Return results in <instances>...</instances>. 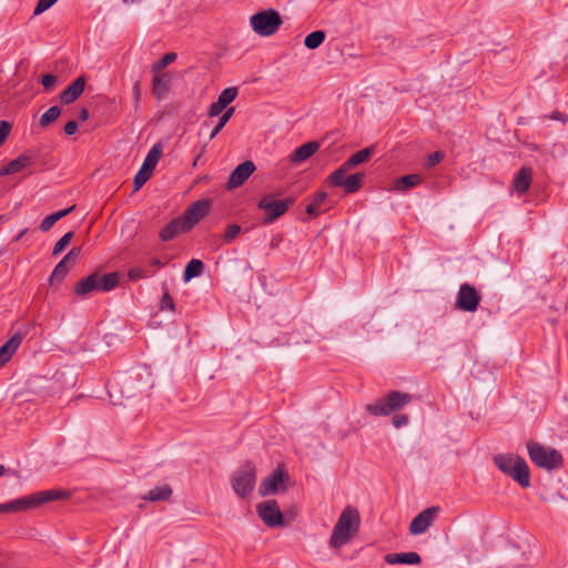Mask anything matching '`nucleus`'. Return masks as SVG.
<instances>
[{
	"label": "nucleus",
	"instance_id": "obj_3",
	"mask_svg": "<svg viewBox=\"0 0 568 568\" xmlns=\"http://www.w3.org/2000/svg\"><path fill=\"white\" fill-rule=\"evenodd\" d=\"M120 275L118 272L108 274H100L94 272L89 276L79 281L73 291L77 295L83 296L91 292H109L115 288L119 284Z\"/></svg>",
	"mask_w": 568,
	"mask_h": 568
},
{
	"label": "nucleus",
	"instance_id": "obj_28",
	"mask_svg": "<svg viewBox=\"0 0 568 568\" xmlns=\"http://www.w3.org/2000/svg\"><path fill=\"white\" fill-rule=\"evenodd\" d=\"M372 154H373V148H371V146L359 150L358 152L354 153L351 158H348L344 162L345 169L351 170V169L366 162L371 158Z\"/></svg>",
	"mask_w": 568,
	"mask_h": 568
},
{
	"label": "nucleus",
	"instance_id": "obj_8",
	"mask_svg": "<svg viewBox=\"0 0 568 568\" xmlns=\"http://www.w3.org/2000/svg\"><path fill=\"white\" fill-rule=\"evenodd\" d=\"M292 484L291 477L285 470L284 465H278L270 476L264 478L258 487L261 496L284 493Z\"/></svg>",
	"mask_w": 568,
	"mask_h": 568
},
{
	"label": "nucleus",
	"instance_id": "obj_4",
	"mask_svg": "<svg viewBox=\"0 0 568 568\" xmlns=\"http://www.w3.org/2000/svg\"><path fill=\"white\" fill-rule=\"evenodd\" d=\"M410 402V394L392 390L384 398H378L375 402L367 404L365 409L369 415L375 417L388 416L392 413L399 410Z\"/></svg>",
	"mask_w": 568,
	"mask_h": 568
},
{
	"label": "nucleus",
	"instance_id": "obj_24",
	"mask_svg": "<svg viewBox=\"0 0 568 568\" xmlns=\"http://www.w3.org/2000/svg\"><path fill=\"white\" fill-rule=\"evenodd\" d=\"M173 490L170 485L164 484L162 486H156L153 489L149 490V493L143 497V499L149 501H166L171 498Z\"/></svg>",
	"mask_w": 568,
	"mask_h": 568
},
{
	"label": "nucleus",
	"instance_id": "obj_48",
	"mask_svg": "<svg viewBox=\"0 0 568 568\" xmlns=\"http://www.w3.org/2000/svg\"><path fill=\"white\" fill-rule=\"evenodd\" d=\"M320 207V194H315L313 202L306 206V213L316 216Z\"/></svg>",
	"mask_w": 568,
	"mask_h": 568
},
{
	"label": "nucleus",
	"instance_id": "obj_46",
	"mask_svg": "<svg viewBox=\"0 0 568 568\" xmlns=\"http://www.w3.org/2000/svg\"><path fill=\"white\" fill-rule=\"evenodd\" d=\"M443 159H444L443 152H440V151L433 152L427 156L426 166L433 168L436 164H438Z\"/></svg>",
	"mask_w": 568,
	"mask_h": 568
},
{
	"label": "nucleus",
	"instance_id": "obj_37",
	"mask_svg": "<svg viewBox=\"0 0 568 568\" xmlns=\"http://www.w3.org/2000/svg\"><path fill=\"white\" fill-rule=\"evenodd\" d=\"M234 113V108H229L220 118L216 126L214 128V130L212 131V133L210 134V139L212 140L213 138H215L219 132L225 126V124L229 122V120L231 119V116L233 115Z\"/></svg>",
	"mask_w": 568,
	"mask_h": 568
},
{
	"label": "nucleus",
	"instance_id": "obj_26",
	"mask_svg": "<svg viewBox=\"0 0 568 568\" xmlns=\"http://www.w3.org/2000/svg\"><path fill=\"white\" fill-rule=\"evenodd\" d=\"M423 181L422 175L419 174H408L402 178H398L394 183V189L396 191H407L420 184Z\"/></svg>",
	"mask_w": 568,
	"mask_h": 568
},
{
	"label": "nucleus",
	"instance_id": "obj_50",
	"mask_svg": "<svg viewBox=\"0 0 568 568\" xmlns=\"http://www.w3.org/2000/svg\"><path fill=\"white\" fill-rule=\"evenodd\" d=\"M392 424L394 427L399 428L402 426H406L408 424V416L405 414L395 415L392 419Z\"/></svg>",
	"mask_w": 568,
	"mask_h": 568
},
{
	"label": "nucleus",
	"instance_id": "obj_34",
	"mask_svg": "<svg viewBox=\"0 0 568 568\" xmlns=\"http://www.w3.org/2000/svg\"><path fill=\"white\" fill-rule=\"evenodd\" d=\"M349 171V169H345V164L343 163L342 166L337 170H335L327 179L328 183L333 186H342L343 187V181L346 179V172Z\"/></svg>",
	"mask_w": 568,
	"mask_h": 568
},
{
	"label": "nucleus",
	"instance_id": "obj_17",
	"mask_svg": "<svg viewBox=\"0 0 568 568\" xmlns=\"http://www.w3.org/2000/svg\"><path fill=\"white\" fill-rule=\"evenodd\" d=\"M85 85L84 77L77 78L65 90L60 93V100L63 104L74 102L83 92Z\"/></svg>",
	"mask_w": 568,
	"mask_h": 568
},
{
	"label": "nucleus",
	"instance_id": "obj_2",
	"mask_svg": "<svg viewBox=\"0 0 568 568\" xmlns=\"http://www.w3.org/2000/svg\"><path fill=\"white\" fill-rule=\"evenodd\" d=\"M70 497V493L63 489H50L36 493L30 496L0 504V513H20L37 508L43 504L63 500Z\"/></svg>",
	"mask_w": 568,
	"mask_h": 568
},
{
	"label": "nucleus",
	"instance_id": "obj_58",
	"mask_svg": "<svg viewBox=\"0 0 568 568\" xmlns=\"http://www.w3.org/2000/svg\"><path fill=\"white\" fill-rule=\"evenodd\" d=\"M4 473H6V468H4V466H3V465H1V464H0V477H1L2 475H4Z\"/></svg>",
	"mask_w": 568,
	"mask_h": 568
},
{
	"label": "nucleus",
	"instance_id": "obj_54",
	"mask_svg": "<svg viewBox=\"0 0 568 568\" xmlns=\"http://www.w3.org/2000/svg\"><path fill=\"white\" fill-rule=\"evenodd\" d=\"M116 387L115 386H112V388L109 389V396L110 398L113 400V404L114 405H118V404H122L121 402H118L116 400Z\"/></svg>",
	"mask_w": 568,
	"mask_h": 568
},
{
	"label": "nucleus",
	"instance_id": "obj_47",
	"mask_svg": "<svg viewBox=\"0 0 568 568\" xmlns=\"http://www.w3.org/2000/svg\"><path fill=\"white\" fill-rule=\"evenodd\" d=\"M55 82H57V77L51 73L44 74L41 79V83H42L43 88L48 91L54 87Z\"/></svg>",
	"mask_w": 568,
	"mask_h": 568
},
{
	"label": "nucleus",
	"instance_id": "obj_13",
	"mask_svg": "<svg viewBox=\"0 0 568 568\" xmlns=\"http://www.w3.org/2000/svg\"><path fill=\"white\" fill-rule=\"evenodd\" d=\"M480 296L477 290L465 283L460 285L457 296V307L465 312H475L479 305Z\"/></svg>",
	"mask_w": 568,
	"mask_h": 568
},
{
	"label": "nucleus",
	"instance_id": "obj_25",
	"mask_svg": "<svg viewBox=\"0 0 568 568\" xmlns=\"http://www.w3.org/2000/svg\"><path fill=\"white\" fill-rule=\"evenodd\" d=\"M75 205H71L68 209L58 211L44 217L39 225L42 232H48L58 221L70 214L74 210Z\"/></svg>",
	"mask_w": 568,
	"mask_h": 568
},
{
	"label": "nucleus",
	"instance_id": "obj_12",
	"mask_svg": "<svg viewBox=\"0 0 568 568\" xmlns=\"http://www.w3.org/2000/svg\"><path fill=\"white\" fill-rule=\"evenodd\" d=\"M440 508L438 506H432L419 513L409 525V532L412 535L424 534L434 523Z\"/></svg>",
	"mask_w": 568,
	"mask_h": 568
},
{
	"label": "nucleus",
	"instance_id": "obj_39",
	"mask_svg": "<svg viewBox=\"0 0 568 568\" xmlns=\"http://www.w3.org/2000/svg\"><path fill=\"white\" fill-rule=\"evenodd\" d=\"M152 173L148 172L144 169H140L139 172L135 174L133 180V189L134 191L140 190L146 181L151 178Z\"/></svg>",
	"mask_w": 568,
	"mask_h": 568
},
{
	"label": "nucleus",
	"instance_id": "obj_49",
	"mask_svg": "<svg viewBox=\"0 0 568 568\" xmlns=\"http://www.w3.org/2000/svg\"><path fill=\"white\" fill-rule=\"evenodd\" d=\"M128 276L132 281H138L141 278H145L146 274L142 268L133 267L128 272Z\"/></svg>",
	"mask_w": 568,
	"mask_h": 568
},
{
	"label": "nucleus",
	"instance_id": "obj_16",
	"mask_svg": "<svg viewBox=\"0 0 568 568\" xmlns=\"http://www.w3.org/2000/svg\"><path fill=\"white\" fill-rule=\"evenodd\" d=\"M23 337V333H16L0 347V367H2L12 358V356L21 345Z\"/></svg>",
	"mask_w": 568,
	"mask_h": 568
},
{
	"label": "nucleus",
	"instance_id": "obj_41",
	"mask_svg": "<svg viewBox=\"0 0 568 568\" xmlns=\"http://www.w3.org/2000/svg\"><path fill=\"white\" fill-rule=\"evenodd\" d=\"M160 310L161 311L169 310L171 312L175 311L174 301H173L171 294L168 291H165L163 293V295H162V298H161V302H160Z\"/></svg>",
	"mask_w": 568,
	"mask_h": 568
},
{
	"label": "nucleus",
	"instance_id": "obj_35",
	"mask_svg": "<svg viewBox=\"0 0 568 568\" xmlns=\"http://www.w3.org/2000/svg\"><path fill=\"white\" fill-rule=\"evenodd\" d=\"M178 55L175 52L165 53L158 62L152 65V72H161L169 64L176 60Z\"/></svg>",
	"mask_w": 568,
	"mask_h": 568
},
{
	"label": "nucleus",
	"instance_id": "obj_43",
	"mask_svg": "<svg viewBox=\"0 0 568 568\" xmlns=\"http://www.w3.org/2000/svg\"><path fill=\"white\" fill-rule=\"evenodd\" d=\"M305 47L316 49L320 47V30L313 31L304 40Z\"/></svg>",
	"mask_w": 568,
	"mask_h": 568
},
{
	"label": "nucleus",
	"instance_id": "obj_7",
	"mask_svg": "<svg viewBox=\"0 0 568 568\" xmlns=\"http://www.w3.org/2000/svg\"><path fill=\"white\" fill-rule=\"evenodd\" d=\"M234 493L245 498L252 494L256 484V467L252 462L244 463L231 478Z\"/></svg>",
	"mask_w": 568,
	"mask_h": 568
},
{
	"label": "nucleus",
	"instance_id": "obj_20",
	"mask_svg": "<svg viewBox=\"0 0 568 568\" xmlns=\"http://www.w3.org/2000/svg\"><path fill=\"white\" fill-rule=\"evenodd\" d=\"M33 163V159L28 153H22L17 159L10 161L6 166H3L0 171V175H9L14 174L22 171L28 165Z\"/></svg>",
	"mask_w": 568,
	"mask_h": 568
},
{
	"label": "nucleus",
	"instance_id": "obj_56",
	"mask_svg": "<svg viewBox=\"0 0 568 568\" xmlns=\"http://www.w3.org/2000/svg\"><path fill=\"white\" fill-rule=\"evenodd\" d=\"M133 94H134V99L135 101H139L140 99V94H141V91H140V83L139 82H135L133 84Z\"/></svg>",
	"mask_w": 568,
	"mask_h": 568
},
{
	"label": "nucleus",
	"instance_id": "obj_38",
	"mask_svg": "<svg viewBox=\"0 0 568 568\" xmlns=\"http://www.w3.org/2000/svg\"><path fill=\"white\" fill-rule=\"evenodd\" d=\"M74 236L73 232H67L53 246L52 255L60 254L70 243L72 237Z\"/></svg>",
	"mask_w": 568,
	"mask_h": 568
},
{
	"label": "nucleus",
	"instance_id": "obj_42",
	"mask_svg": "<svg viewBox=\"0 0 568 568\" xmlns=\"http://www.w3.org/2000/svg\"><path fill=\"white\" fill-rule=\"evenodd\" d=\"M80 254H81V248L73 247L67 253V255L61 260V262L69 265L71 268L74 265V263Z\"/></svg>",
	"mask_w": 568,
	"mask_h": 568
},
{
	"label": "nucleus",
	"instance_id": "obj_30",
	"mask_svg": "<svg viewBox=\"0 0 568 568\" xmlns=\"http://www.w3.org/2000/svg\"><path fill=\"white\" fill-rule=\"evenodd\" d=\"M204 270V264L201 260H191L184 270V281L189 282L191 278L200 276Z\"/></svg>",
	"mask_w": 568,
	"mask_h": 568
},
{
	"label": "nucleus",
	"instance_id": "obj_51",
	"mask_svg": "<svg viewBox=\"0 0 568 568\" xmlns=\"http://www.w3.org/2000/svg\"><path fill=\"white\" fill-rule=\"evenodd\" d=\"M225 108L222 106V104L216 101V102H213L210 108H209V116L213 118V116H217L219 114L222 113V111L224 110Z\"/></svg>",
	"mask_w": 568,
	"mask_h": 568
},
{
	"label": "nucleus",
	"instance_id": "obj_44",
	"mask_svg": "<svg viewBox=\"0 0 568 568\" xmlns=\"http://www.w3.org/2000/svg\"><path fill=\"white\" fill-rule=\"evenodd\" d=\"M11 129L12 125L10 122L4 120L0 121V145H2L6 142L8 135L11 132Z\"/></svg>",
	"mask_w": 568,
	"mask_h": 568
},
{
	"label": "nucleus",
	"instance_id": "obj_10",
	"mask_svg": "<svg viewBox=\"0 0 568 568\" xmlns=\"http://www.w3.org/2000/svg\"><path fill=\"white\" fill-rule=\"evenodd\" d=\"M260 518L267 527H278L284 525L283 514L276 500H266L256 506Z\"/></svg>",
	"mask_w": 568,
	"mask_h": 568
},
{
	"label": "nucleus",
	"instance_id": "obj_5",
	"mask_svg": "<svg viewBox=\"0 0 568 568\" xmlns=\"http://www.w3.org/2000/svg\"><path fill=\"white\" fill-rule=\"evenodd\" d=\"M283 23L281 14L275 9H265L250 17L252 30L260 37H272Z\"/></svg>",
	"mask_w": 568,
	"mask_h": 568
},
{
	"label": "nucleus",
	"instance_id": "obj_40",
	"mask_svg": "<svg viewBox=\"0 0 568 568\" xmlns=\"http://www.w3.org/2000/svg\"><path fill=\"white\" fill-rule=\"evenodd\" d=\"M241 233V226L237 225V224H230L226 230H225V233L223 235V241L225 243H230L232 242L239 234Z\"/></svg>",
	"mask_w": 568,
	"mask_h": 568
},
{
	"label": "nucleus",
	"instance_id": "obj_31",
	"mask_svg": "<svg viewBox=\"0 0 568 568\" xmlns=\"http://www.w3.org/2000/svg\"><path fill=\"white\" fill-rule=\"evenodd\" d=\"M364 174L363 173H354L347 175L343 181V187L346 193H354L361 189L363 183Z\"/></svg>",
	"mask_w": 568,
	"mask_h": 568
},
{
	"label": "nucleus",
	"instance_id": "obj_18",
	"mask_svg": "<svg viewBox=\"0 0 568 568\" xmlns=\"http://www.w3.org/2000/svg\"><path fill=\"white\" fill-rule=\"evenodd\" d=\"M152 92L153 94L161 99L164 94H166L171 87L172 75L170 72H152Z\"/></svg>",
	"mask_w": 568,
	"mask_h": 568
},
{
	"label": "nucleus",
	"instance_id": "obj_32",
	"mask_svg": "<svg viewBox=\"0 0 568 568\" xmlns=\"http://www.w3.org/2000/svg\"><path fill=\"white\" fill-rule=\"evenodd\" d=\"M61 114V110L59 106H50L41 116L39 120V124L42 128H47L48 125L52 124L54 121L58 120V118Z\"/></svg>",
	"mask_w": 568,
	"mask_h": 568
},
{
	"label": "nucleus",
	"instance_id": "obj_29",
	"mask_svg": "<svg viewBox=\"0 0 568 568\" xmlns=\"http://www.w3.org/2000/svg\"><path fill=\"white\" fill-rule=\"evenodd\" d=\"M515 459L516 457L509 454H498L494 457V462L497 468L506 475L510 474L515 465Z\"/></svg>",
	"mask_w": 568,
	"mask_h": 568
},
{
	"label": "nucleus",
	"instance_id": "obj_19",
	"mask_svg": "<svg viewBox=\"0 0 568 568\" xmlns=\"http://www.w3.org/2000/svg\"><path fill=\"white\" fill-rule=\"evenodd\" d=\"M532 181V171L530 168L523 166L513 181V189L518 195L525 194Z\"/></svg>",
	"mask_w": 568,
	"mask_h": 568
},
{
	"label": "nucleus",
	"instance_id": "obj_33",
	"mask_svg": "<svg viewBox=\"0 0 568 568\" xmlns=\"http://www.w3.org/2000/svg\"><path fill=\"white\" fill-rule=\"evenodd\" d=\"M69 270L70 266L60 261L55 265L53 272L51 273V276L49 278L50 285H54V283H60L65 277Z\"/></svg>",
	"mask_w": 568,
	"mask_h": 568
},
{
	"label": "nucleus",
	"instance_id": "obj_45",
	"mask_svg": "<svg viewBox=\"0 0 568 568\" xmlns=\"http://www.w3.org/2000/svg\"><path fill=\"white\" fill-rule=\"evenodd\" d=\"M58 0H39L36 8H34V16L41 14L45 10H48L50 7H52Z\"/></svg>",
	"mask_w": 568,
	"mask_h": 568
},
{
	"label": "nucleus",
	"instance_id": "obj_9",
	"mask_svg": "<svg viewBox=\"0 0 568 568\" xmlns=\"http://www.w3.org/2000/svg\"><path fill=\"white\" fill-rule=\"evenodd\" d=\"M292 204L291 199L276 200L273 195L267 194L258 201L257 207L265 212L263 222L268 224L282 216Z\"/></svg>",
	"mask_w": 568,
	"mask_h": 568
},
{
	"label": "nucleus",
	"instance_id": "obj_11",
	"mask_svg": "<svg viewBox=\"0 0 568 568\" xmlns=\"http://www.w3.org/2000/svg\"><path fill=\"white\" fill-rule=\"evenodd\" d=\"M209 210L210 202L207 200H200L192 203L180 219H182L185 227L190 231L209 213Z\"/></svg>",
	"mask_w": 568,
	"mask_h": 568
},
{
	"label": "nucleus",
	"instance_id": "obj_55",
	"mask_svg": "<svg viewBox=\"0 0 568 568\" xmlns=\"http://www.w3.org/2000/svg\"><path fill=\"white\" fill-rule=\"evenodd\" d=\"M89 119V111L87 108H82L79 112V120L87 121Z\"/></svg>",
	"mask_w": 568,
	"mask_h": 568
},
{
	"label": "nucleus",
	"instance_id": "obj_27",
	"mask_svg": "<svg viewBox=\"0 0 568 568\" xmlns=\"http://www.w3.org/2000/svg\"><path fill=\"white\" fill-rule=\"evenodd\" d=\"M162 154V146L161 144H154L149 153L146 154V158L144 159V162L142 164V169L146 170L148 172L152 173L155 169L160 158Z\"/></svg>",
	"mask_w": 568,
	"mask_h": 568
},
{
	"label": "nucleus",
	"instance_id": "obj_60",
	"mask_svg": "<svg viewBox=\"0 0 568 568\" xmlns=\"http://www.w3.org/2000/svg\"><path fill=\"white\" fill-rule=\"evenodd\" d=\"M325 196H326V194L322 193V195H321L322 201H324Z\"/></svg>",
	"mask_w": 568,
	"mask_h": 568
},
{
	"label": "nucleus",
	"instance_id": "obj_23",
	"mask_svg": "<svg viewBox=\"0 0 568 568\" xmlns=\"http://www.w3.org/2000/svg\"><path fill=\"white\" fill-rule=\"evenodd\" d=\"M320 148L317 141H311L298 146L291 155L290 161L292 163H301L312 156Z\"/></svg>",
	"mask_w": 568,
	"mask_h": 568
},
{
	"label": "nucleus",
	"instance_id": "obj_22",
	"mask_svg": "<svg viewBox=\"0 0 568 568\" xmlns=\"http://www.w3.org/2000/svg\"><path fill=\"white\" fill-rule=\"evenodd\" d=\"M189 230L185 227L184 223L182 222V219L176 217L169 222L161 231H160V239L163 242H168L173 240L179 233L181 232H187Z\"/></svg>",
	"mask_w": 568,
	"mask_h": 568
},
{
	"label": "nucleus",
	"instance_id": "obj_1",
	"mask_svg": "<svg viewBox=\"0 0 568 568\" xmlns=\"http://www.w3.org/2000/svg\"><path fill=\"white\" fill-rule=\"evenodd\" d=\"M361 516L355 507L347 506L339 515L328 545L331 548L339 549L352 541L359 532Z\"/></svg>",
	"mask_w": 568,
	"mask_h": 568
},
{
	"label": "nucleus",
	"instance_id": "obj_36",
	"mask_svg": "<svg viewBox=\"0 0 568 568\" xmlns=\"http://www.w3.org/2000/svg\"><path fill=\"white\" fill-rule=\"evenodd\" d=\"M237 95V88H227L224 89L217 98V101L222 104V106L226 108L230 103H232Z\"/></svg>",
	"mask_w": 568,
	"mask_h": 568
},
{
	"label": "nucleus",
	"instance_id": "obj_57",
	"mask_svg": "<svg viewBox=\"0 0 568 568\" xmlns=\"http://www.w3.org/2000/svg\"><path fill=\"white\" fill-rule=\"evenodd\" d=\"M151 265L156 266V267H162L164 264L159 258H153L151 261Z\"/></svg>",
	"mask_w": 568,
	"mask_h": 568
},
{
	"label": "nucleus",
	"instance_id": "obj_15",
	"mask_svg": "<svg viewBox=\"0 0 568 568\" xmlns=\"http://www.w3.org/2000/svg\"><path fill=\"white\" fill-rule=\"evenodd\" d=\"M508 476H510L524 488L530 486L529 467L523 457L516 456L515 465Z\"/></svg>",
	"mask_w": 568,
	"mask_h": 568
},
{
	"label": "nucleus",
	"instance_id": "obj_59",
	"mask_svg": "<svg viewBox=\"0 0 568 568\" xmlns=\"http://www.w3.org/2000/svg\"><path fill=\"white\" fill-rule=\"evenodd\" d=\"M321 39H322V42H323V41H324V39H325V34H324V32H323V31H322Z\"/></svg>",
	"mask_w": 568,
	"mask_h": 568
},
{
	"label": "nucleus",
	"instance_id": "obj_21",
	"mask_svg": "<svg viewBox=\"0 0 568 568\" xmlns=\"http://www.w3.org/2000/svg\"><path fill=\"white\" fill-rule=\"evenodd\" d=\"M384 560L389 565H417L422 561V558L417 552L410 551L387 554Z\"/></svg>",
	"mask_w": 568,
	"mask_h": 568
},
{
	"label": "nucleus",
	"instance_id": "obj_52",
	"mask_svg": "<svg viewBox=\"0 0 568 568\" xmlns=\"http://www.w3.org/2000/svg\"><path fill=\"white\" fill-rule=\"evenodd\" d=\"M78 128H79V125H78V123L75 121H69L64 125L63 130H64V133L67 135H72V134H74L77 132Z\"/></svg>",
	"mask_w": 568,
	"mask_h": 568
},
{
	"label": "nucleus",
	"instance_id": "obj_53",
	"mask_svg": "<svg viewBox=\"0 0 568 568\" xmlns=\"http://www.w3.org/2000/svg\"><path fill=\"white\" fill-rule=\"evenodd\" d=\"M550 119L566 123L568 121V115L559 111H554L550 115Z\"/></svg>",
	"mask_w": 568,
	"mask_h": 568
},
{
	"label": "nucleus",
	"instance_id": "obj_14",
	"mask_svg": "<svg viewBox=\"0 0 568 568\" xmlns=\"http://www.w3.org/2000/svg\"><path fill=\"white\" fill-rule=\"evenodd\" d=\"M255 164L247 160L239 164L231 173L227 181V189L233 190L241 186L255 171Z\"/></svg>",
	"mask_w": 568,
	"mask_h": 568
},
{
	"label": "nucleus",
	"instance_id": "obj_6",
	"mask_svg": "<svg viewBox=\"0 0 568 568\" xmlns=\"http://www.w3.org/2000/svg\"><path fill=\"white\" fill-rule=\"evenodd\" d=\"M527 450L530 459L540 468L551 470L562 465V456L555 448L529 442L527 444Z\"/></svg>",
	"mask_w": 568,
	"mask_h": 568
}]
</instances>
